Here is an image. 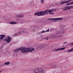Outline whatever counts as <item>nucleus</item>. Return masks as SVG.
I'll return each mask as SVG.
<instances>
[{"label":"nucleus","instance_id":"a18cd8bd","mask_svg":"<svg viewBox=\"0 0 73 73\" xmlns=\"http://www.w3.org/2000/svg\"><path fill=\"white\" fill-rule=\"evenodd\" d=\"M62 31V33L64 32V30H63V31Z\"/></svg>","mask_w":73,"mask_h":73},{"label":"nucleus","instance_id":"864d4df0","mask_svg":"<svg viewBox=\"0 0 73 73\" xmlns=\"http://www.w3.org/2000/svg\"><path fill=\"white\" fill-rule=\"evenodd\" d=\"M0 23H1V22H0Z\"/></svg>","mask_w":73,"mask_h":73},{"label":"nucleus","instance_id":"c03bdc74","mask_svg":"<svg viewBox=\"0 0 73 73\" xmlns=\"http://www.w3.org/2000/svg\"><path fill=\"white\" fill-rule=\"evenodd\" d=\"M65 52H66V51H65Z\"/></svg>","mask_w":73,"mask_h":73},{"label":"nucleus","instance_id":"0eeeda50","mask_svg":"<svg viewBox=\"0 0 73 73\" xmlns=\"http://www.w3.org/2000/svg\"><path fill=\"white\" fill-rule=\"evenodd\" d=\"M64 50V47H63V48H58V49L54 48L53 49L52 51H54V52H56V51H58V50Z\"/></svg>","mask_w":73,"mask_h":73},{"label":"nucleus","instance_id":"b1692460","mask_svg":"<svg viewBox=\"0 0 73 73\" xmlns=\"http://www.w3.org/2000/svg\"><path fill=\"white\" fill-rule=\"evenodd\" d=\"M60 3L61 4H64V1H63V2L62 1H60Z\"/></svg>","mask_w":73,"mask_h":73},{"label":"nucleus","instance_id":"e433bc0d","mask_svg":"<svg viewBox=\"0 0 73 73\" xmlns=\"http://www.w3.org/2000/svg\"><path fill=\"white\" fill-rule=\"evenodd\" d=\"M46 32H49V29H48V30H47L46 31Z\"/></svg>","mask_w":73,"mask_h":73},{"label":"nucleus","instance_id":"09e8293b","mask_svg":"<svg viewBox=\"0 0 73 73\" xmlns=\"http://www.w3.org/2000/svg\"><path fill=\"white\" fill-rule=\"evenodd\" d=\"M64 49H65V47H64Z\"/></svg>","mask_w":73,"mask_h":73},{"label":"nucleus","instance_id":"4468645a","mask_svg":"<svg viewBox=\"0 0 73 73\" xmlns=\"http://www.w3.org/2000/svg\"><path fill=\"white\" fill-rule=\"evenodd\" d=\"M20 33H16L13 35V36H19Z\"/></svg>","mask_w":73,"mask_h":73},{"label":"nucleus","instance_id":"72a5a7b5","mask_svg":"<svg viewBox=\"0 0 73 73\" xmlns=\"http://www.w3.org/2000/svg\"><path fill=\"white\" fill-rule=\"evenodd\" d=\"M71 50L72 52L73 51V47L71 49Z\"/></svg>","mask_w":73,"mask_h":73},{"label":"nucleus","instance_id":"2eb2a0df","mask_svg":"<svg viewBox=\"0 0 73 73\" xmlns=\"http://www.w3.org/2000/svg\"><path fill=\"white\" fill-rule=\"evenodd\" d=\"M55 11H56V10L55 9L54 10V9H51L50 10V12H54Z\"/></svg>","mask_w":73,"mask_h":73},{"label":"nucleus","instance_id":"9d476101","mask_svg":"<svg viewBox=\"0 0 73 73\" xmlns=\"http://www.w3.org/2000/svg\"><path fill=\"white\" fill-rule=\"evenodd\" d=\"M44 47V46H38L37 47V49H42Z\"/></svg>","mask_w":73,"mask_h":73},{"label":"nucleus","instance_id":"79ce46f5","mask_svg":"<svg viewBox=\"0 0 73 73\" xmlns=\"http://www.w3.org/2000/svg\"><path fill=\"white\" fill-rule=\"evenodd\" d=\"M41 32H40V33H39L38 34V35H40V34H41Z\"/></svg>","mask_w":73,"mask_h":73},{"label":"nucleus","instance_id":"473e14b6","mask_svg":"<svg viewBox=\"0 0 73 73\" xmlns=\"http://www.w3.org/2000/svg\"><path fill=\"white\" fill-rule=\"evenodd\" d=\"M35 29H33L32 30V32H35Z\"/></svg>","mask_w":73,"mask_h":73},{"label":"nucleus","instance_id":"20e7f679","mask_svg":"<svg viewBox=\"0 0 73 73\" xmlns=\"http://www.w3.org/2000/svg\"><path fill=\"white\" fill-rule=\"evenodd\" d=\"M63 19V18H48V20H53V21H58V20H62Z\"/></svg>","mask_w":73,"mask_h":73},{"label":"nucleus","instance_id":"412c9836","mask_svg":"<svg viewBox=\"0 0 73 73\" xmlns=\"http://www.w3.org/2000/svg\"><path fill=\"white\" fill-rule=\"evenodd\" d=\"M69 3V1H64V3Z\"/></svg>","mask_w":73,"mask_h":73},{"label":"nucleus","instance_id":"f8f14e48","mask_svg":"<svg viewBox=\"0 0 73 73\" xmlns=\"http://www.w3.org/2000/svg\"><path fill=\"white\" fill-rule=\"evenodd\" d=\"M70 18L69 17H64V20H69Z\"/></svg>","mask_w":73,"mask_h":73},{"label":"nucleus","instance_id":"3c124183","mask_svg":"<svg viewBox=\"0 0 73 73\" xmlns=\"http://www.w3.org/2000/svg\"><path fill=\"white\" fill-rule=\"evenodd\" d=\"M66 29H65V30H66Z\"/></svg>","mask_w":73,"mask_h":73},{"label":"nucleus","instance_id":"c756f323","mask_svg":"<svg viewBox=\"0 0 73 73\" xmlns=\"http://www.w3.org/2000/svg\"><path fill=\"white\" fill-rule=\"evenodd\" d=\"M66 4H66V5H70L69 3H67Z\"/></svg>","mask_w":73,"mask_h":73},{"label":"nucleus","instance_id":"dca6fc26","mask_svg":"<svg viewBox=\"0 0 73 73\" xmlns=\"http://www.w3.org/2000/svg\"><path fill=\"white\" fill-rule=\"evenodd\" d=\"M9 64H10V62H5V64L6 65H9Z\"/></svg>","mask_w":73,"mask_h":73},{"label":"nucleus","instance_id":"4be33fe9","mask_svg":"<svg viewBox=\"0 0 73 73\" xmlns=\"http://www.w3.org/2000/svg\"><path fill=\"white\" fill-rule=\"evenodd\" d=\"M24 16V15H21L20 14V17H23Z\"/></svg>","mask_w":73,"mask_h":73},{"label":"nucleus","instance_id":"a211bd4d","mask_svg":"<svg viewBox=\"0 0 73 73\" xmlns=\"http://www.w3.org/2000/svg\"><path fill=\"white\" fill-rule=\"evenodd\" d=\"M15 15L17 17H20V14H15Z\"/></svg>","mask_w":73,"mask_h":73},{"label":"nucleus","instance_id":"cd10ccee","mask_svg":"<svg viewBox=\"0 0 73 73\" xmlns=\"http://www.w3.org/2000/svg\"><path fill=\"white\" fill-rule=\"evenodd\" d=\"M70 7V8H71V9H73V6H71Z\"/></svg>","mask_w":73,"mask_h":73},{"label":"nucleus","instance_id":"a878e982","mask_svg":"<svg viewBox=\"0 0 73 73\" xmlns=\"http://www.w3.org/2000/svg\"><path fill=\"white\" fill-rule=\"evenodd\" d=\"M51 12H49V13H50V15H51V14H52V15H53L54 14V13H51Z\"/></svg>","mask_w":73,"mask_h":73},{"label":"nucleus","instance_id":"ea45409f","mask_svg":"<svg viewBox=\"0 0 73 73\" xmlns=\"http://www.w3.org/2000/svg\"><path fill=\"white\" fill-rule=\"evenodd\" d=\"M70 7V6H68V7H65L64 8H67L68 7Z\"/></svg>","mask_w":73,"mask_h":73},{"label":"nucleus","instance_id":"f3484780","mask_svg":"<svg viewBox=\"0 0 73 73\" xmlns=\"http://www.w3.org/2000/svg\"><path fill=\"white\" fill-rule=\"evenodd\" d=\"M72 50H71V49H70L69 50H68L66 52H67L68 53H69V52H72Z\"/></svg>","mask_w":73,"mask_h":73},{"label":"nucleus","instance_id":"39448f33","mask_svg":"<svg viewBox=\"0 0 73 73\" xmlns=\"http://www.w3.org/2000/svg\"><path fill=\"white\" fill-rule=\"evenodd\" d=\"M11 37H8L7 39H5L4 41H6L7 43H9L10 41H11Z\"/></svg>","mask_w":73,"mask_h":73},{"label":"nucleus","instance_id":"6e6552de","mask_svg":"<svg viewBox=\"0 0 73 73\" xmlns=\"http://www.w3.org/2000/svg\"><path fill=\"white\" fill-rule=\"evenodd\" d=\"M49 67L48 68V69H49V68H50L51 67H52L53 68H57V66L56 65H53L52 64H50L49 65ZM50 66H51L50 67Z\"/></svg>","mask_w":73,"mask_h":73},{"label":"nucleus","instance_id":"37998d69","mask_svg":"<svg viewBox=\"0 0 73 73\" xmlns=\"http://www.w3.org/2000/svg\"><path fill=\"white\" fill-rule=\"evenodd\" d=\"M54 73H57V72L56 71H55L54 72Z\"/></svg>","mask_w":73,"mask_h":73},{"label":"nucleus","instance_id":"393cba45","mask_svg":"<svg viewBox=\"0 0 73 73\" xmlns=\"http://www.w3.org/2000/svg\"><path fill=\"white\" fill-rule=\"evenodd\" d=\"M70 46H73V42L71 43L70 44Z\"/></svg>","mask_w":73,"mask_h":73},{"label":"nucleus","instance_id":"9b49d317","mask_svg":"<svg viewBox=\"0 0 73 73\" xmlns=\"http://www.w3.org/2000/svg\"><path fill=\"white\" fill-rule=\"evenodd\" d=\"M50 10H45L44 11L45 12V14H46V15L48 14V13H49L50 12Z\"/></svg>","mask_w":73,"mask_h":73},{"label":"nucleus","instance_id":"423d86ee","mask_svg":"<svg viewBox=\"0 0 73 73\" xmlns=\"http://www.w3.org/2000/svg\"><path fill=\"white\" fill-rule=\"evenodd\" d=\"M26 49L27 52H32V51H33L35 50L34 48H26Z\"/></svg>","mask_w":73,"mask_h":73},{"label":"nucleus","instance_id":"5701e85b","mask_svg":"<svg viewBox=\"0 0 73 73\" xmlns=\"http://www.w3.org/2000/svg\"><path fill=\"white\" fill-rule=\"evenodd\" d=\"M69 5H72V4H73V1L71 3H69Z\"/></svg>","mask_w":73,"mask_h":73},{"label":"nucleus","instance_id":"7ed1b4c3","mask_svg":"<svg viewBox=\"0 0 73 73\" xmlns=\"http://www.w3.org/2000/svg\"><path fill=\"white\" fill-rule=\"evenodd\" d=\"M45 14V12L44 11H39L38 13H36L34 15L35 16H44Z\"/></svg>","mask_w":73,"mask_h":73},{"label":"nucleus","instance_id":"de8ad7c7","mask_svg":"<svg viewBox=\"0 0 73 73\" xmlns=\"http://www.w3.org/2000/svg\"><path fill=\"white\" fill-rule=\"evenodd\" d=\"M2 71H0V73H1V72Z\"/></svg>","mask_w":73,"mask_h":73},{"label":"nucleus","instance_id":"2f4dec72","mask_svg":"<svg viewBox=\"0 0 73 73\" xmlns=\"http://www.w3.org/2000/svg\"><path fill=\"white\" fill-rule=\"evenodd\" d=\"M61 27L62 28H64V25H62Z\"/></svg>","mask_w":73,"mask_h":73},{"label":"nucleus","instance_id":"a19ab883","mask_svg":"<svg viewBox=\"0 0 73 73\" xmlns=\"http://www.w3.org/2000/svg\"><path fill=\"white\" fill-rule=\"evenodd\" d=\"M67 43V42H64V44H66Z\"/></svg>","mask_w":73,"mask_h":73},{"label":"nucleus","instance_id":"8fccbe9b","mask_svg":"<svg viewBox=\"0 0 73 73\" xmlns=\"http://www.w3.org/2000/svg\"><path fill=\"white\" fill-rule=\"evenodd\" d=\"M66 5V4L64 5Z\"/></svg>","mask_w":73,"mask_h":73},{"label":"nucleus","instance_id":"f704fd0d","mask_svg":"<svg viewBox=\"0 0 73 73\" xmlns=\"http://www.w3.org/2000/svg\"><path fill=\"white\" fill-rule=\"evenodd\" d=\"M67 9L68 10V9H70V7H68L67 8Z\"/></svg>","mask_w":73,"mask_h":73},{"label":"nucleus","instance_id":"58836bf2","mask_svg":"<svg viewBox=\"0 0 73 73\" xmlns=\"http://www.w3.org/2000/svg\"><path fill=\"white\" fill-rule=\"evenodd\" d=\"M72 1V0H69L68 1V2L69 3V2H70V1Z\"/></svg>","mask_w":73,"mask_h":73},{"label":"nucleus","instance_id":"603ef678","mask_svg":"<svg viewBox=\"0 0 73 73\" xmlns=\"http://www.w3.org/2000/svg\"><path fill=\"white\" fill-rule=\"evenodd\" d=\"M73 45V42H72Z\"/></svg>","mask_w":73,"mask_h":73},{"label":"nucleus","instance_id":"f257e3e1","mask_svg":"<svg viewBox=\"0 0 73 73\" xmlns=\"http://www.w3.org/2000/svg\"><path fill=\"white\" fill-rule=\"evenodd\" d=\"M20 50H21L22 53H24L27 52V48H25V47H21L19 48H17L14 50V52L15 53H16V52H18Z\"/></svg>","mask_w":73,"mask_h":73},{"label":"nucleus","instance_id":"49530a36","mask_svg":"<svg viewBox=\"0 0 73 73\" xmlns=\"http://www.w3.org/2000/svg\"><path fill=\"white\" fill-rule=\"evenodd\" d=\"M72 27H73V24L72 25Z\"/></svg>","mask_w":73,"mask_h":73},{"label":"nucleus","instance_id":"1a4fd4ad","mask_svg":"<svg viewBox=\"0 0 73 73\" xmlns=\"http://www.w3.org/2000/svg\"><path fill=\"white\" fill-rule=\"evenodd\" d=\"M5 37V36L3 35H0V40H2L3 38H4Z\"/></svg>","mask_w":73,"mask_h":73},{"label":"nucleus","instance_id":"7c9ffc66","mask_svg":"<svg viewBox=\"0 0 73 73\" xmlns=\"http://www.w3.org/2000/svg\"><path fill=\"white\" fill-rule=\"evenodd\" d=\"M41 2L42 3H43L44 2V1L43 0H42V1H41Z\"/></svg>","mask_w":73,"mask_h":73},{"label":"nucleus","instance_id":"ddd939ff","mask_svg":"<svg viewBox=\"0 0 73 73\" xmlns=\"http://www.w3.org/2000/svg\"><path fill=\"white\" fill-rule=\"evenodd\" d=\"M9 24H17V23L15 22H11L10 23H9Z\"/></svg>","mask_w":73,"mask_h":73},{"label":"nucleus","instance_id":"c85d7f7f","mask_svg":"<svg viewBox=\"0 0 73 73\" xmlns=\"http://www.w3.org/2000/svg\"><path fill=\"white\" fill-rule=\"evenodd\" d=\"M35 62H36V61H38V60H37V59H35Z\"/></svg>","mask_w":73,"mask_h":73},{"label":"nucleus","instance_id":"aec40b11","mask_svg":"<svg viewBox=\"0 0 73 73\" xmlns=\"http://www.w3.org/2000/svg\"><path fill=\"white\" fill-rule=\"evenodd\" d=\"M23 33H25V34H28V32H27L25 31V30L23 31Z\"/></svg>","mask_w":73,"mask_h":73},{"label":"nucleus","instance_id":"6ab92c4d","mask_svg":"<svg viewBox=\"0 0 73 73\" xmlns=\"http://www.w3.org/2000/svg\"><path fill=\"white\" fill-rule=\"evenodd\" d=\"M61 33H60V31H58L57 32L56 35H59V34H61Z\"/></svg>","mask_w":73,"mask_h":73},{"label":"nucleus","instance_id":"c9c22d12","mask_svg":"<svg viewBox=\"0 0 73 73\" xmlns=\"http://www.w3.org/2000/svg\"><path fill=\"white\" fill-rule=\"evenodd\" d=\"M46 40H48L49 39V38L48 37H47L46 38Z\"/></svg>","mask_w":73,"mask_h":73},{"label":"nucleus","instance_id":"4c0bfd02","mask_svg":"<svg viewBox=\"0 0 73 73\" xmlns=\"http://www.w3.org/2000/svg\"><path fill=\"white\" fill-rule=\"evenodd\" d=\"M64 10H68L67 8H65V9H64Z\"/></svg>","mask_w":73,"mask_h":73},{"label":"nucleus","instance_id":"bb28decb","mask_svg":"<svg viewBox=\"0 0 73 73\" xmlns=\"http://www.w3.org/2000/svg\"><path fill=\"white\" fill-rule=\"evenodd\" d=\"M45 32H46V31L43 30L41 32V33H45Z\"/></svg>","mask_w":73,"mask_h":73},{"label":"nucleus","instance_id":"f03ea898","mask_svg":"<svg viewBox=\"0 0 73 73\" xmlns=\"http://www.w3.org/2000/svg\"><path fill=\"white\" fill-rule=\"evenodd\" d=\"M34 72L35 73H45L44 70L40 68H37L35 69Z\"/></svg>","mask_w":73,"mask_h":73}]
</instances>
